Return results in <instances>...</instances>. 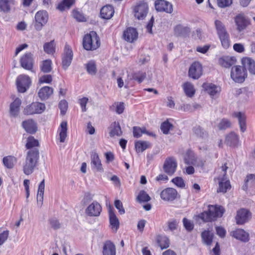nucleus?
Returning a JSON list of instances; mask_svg holds the SVG:
<instances>
[{
    "label": "nucleus",
    "instance_id": "56",
    "mask_svg": "<svg viewBox=\"0 0 255 255\" xmlns=\"http://www.w3.org/2000/svg\"><path fill=\"white\" fill-rule=\"evenodd\" d=\"M146 133L145 129H141L139 127H134L133 128V134L134 137L138 138L140 137L142 133ZM147 134H149L148 132H146ZM150 135H151V134H150Z\"/></svg>",
    "mask_w": 255,
    "mask_h": 255
},
{
    "label": "nucleus",
    "instance_id": "9",
    "mask_svg": "<svg viewBox=\"0 0 255 255\" xmlns=\"http://www.w3.org/2000/svg\"><path fill=\"white\" fill-rule=\"evenodd\" d=\"M177 163L175 158L173 157L167 158L163 165L164 171L168 175H172L176 170Z\"/></svg>",
    "mask_w": 255,
    "mask_h": 255
},
{
    "label": "nucleus",
    "instance_id": "2",
    "mask_svg": "<svg viewBox=\"0 0 255 255\" xmlns=\"http://www.w3.org/2000/svg\"><path fill=\"white\" fill-rule=\"evenodd\" d=\"M225 212V210L222 206L209 205L208 210L199 214L198 217L205 222H212L222 217Z\"/></svg>",
    "mask_w": 255,
    "mask_h": 255
},
{
    "label": "nucleus",
    "instance_id": "14",
    "mask_svg": "<svg viewBox=\"0 0 255 255\" xmlns=\"http://www.w3.org/2000/svg\"><path fill=\"white\" fill-rule=\"evenodd\" d=\"M101 205L97 201H94L90 204L85 210L86 214L90 217H98L102 211Z\"/></svg>",
    "mask_w": 255,
    "mask_h": 255
},
{
    "label": "nucleus",
    "instance_id": "47",
    "mask_svg": "<svg viewBox=\"0 0 255 255\" xmlns=\"http://www.w3.org/2000/svg\"><path fill=\"white\" fill-rule=\"evenodd\" d=\"M75 2V0H63L57 6V8L60 11L69 9Z\"/></svg>",
    "mask_w": 255,
    "mask_h": 255
},
{
    "label": "nucleus",
    "instance_id": "21",
    "mask_svg": "<svg viewBox=\"0 0 255 255\" xmlns=\"http://www.w3.org/2000/svg\"><path fill=\"white\" fill-rule=\"evenodd\" d=\"M110 223L112 229L116 232L119 228L120 222L114 212L113 208L110 206L109 209Z\"/></svg>",
    "mask_w": 255,
    "mask_h": 255
},
{
    "label": "nucleus",
    "instance_id": "49",
    "mask_svg": "<svg viewBox=\"0 0 255 255\" xmlns=\"http://www.w3.org/2000/svg\"><path fill=\"white\" fill-rule=\"evenodd\" d=\"M215 25L218 35L228 33L224 24L221 21L215 20Z\"/></svg>",
    "mask_w": 255,
    "mask_h": 255
},
{
    "label": "nucleus",
    "instance_id": "8",
    "mask_svg": "<svg viewBox=\"0 0 255 255\" xmlns=\"http://www.w3.org/2000/svg\"><path fill=\"white\" fill-rule=\"evenodd\" d=\"M45 109V106L44 104L35 102L27 106L24 109L23 113L27 115L41 114L44 111Z\"/></svg>",
    "mask_w": 255,
    "mask_h": 255
},
{
    "label": "nucleus",
    "instance_id": "19",
    "mask_svg": "<svg viewBox=\"0 0 255 255\" xmlns=\"http://www.w3.org/2000/svg\"><path fill=\"white\" fill-rule=\"evenodd\" d=\"M91 158L92 169L98 172H103L104 170L98 154L95 152H93L91 153Z\"/></svg>",
    "mask_w": 255,
    "mask_h": 255
},
{
    "label": "nucleus",
    "instance_id": "62",
    "mask_svg": "<svg viewBox=\"0 0 255 255\" xmlns=\"http://www.w3.org/2000/svg\"><path fill=\"white\" fill-rule=\"evenodd\" d=\"M52 81V77L51 75H45L41 76L39 79L40 84L50 83Z\"/></svg>",
    "mask_w": 255,
    "mask_h": 255
},
{
    "label": "nucleus",
    "instance_id": "34",
    "mask_svg": "<svg viewBox=\"0 0 255 255\" xmlns=\"http://www.w3.org/2000/svg\"><path fill=\"white\" fill-rule=\"evenodd\" d=\"M219 188L217 190L218 192L226 193L228 189L231 188V185L229 180H227L225 177H219Z\"/></svg>",
    "mask_w": 255,
    "mask_h": 255
},
{
    "label": "nucleus",
    "instance_id": "4",
    "mask_svg": "<svg viewBox=\"0 0 255 255\" xmlns=\"http://www.w3.org/2000/svg\"><path fill=\"white\" fill-rule=\"evenodd\" d=\"M148 11V5L144 1L137 2L133 8L134 15L138 20L143 19Z\"/></svg>",
    "mask_w": 255,
    "mask_h": 255
},
{
    "label": "nucleus",
    "instance_id": "6",
    "mask_svg": "<svg viewBox=\"0 0 255 255\" xmlns=\"http://www.w3.org/2000/svg\"><path fill=\"white\" fill-rule=\"evenodd\" d=\"M31 79L27 75L22 74L19 75L16 80L17 89L19 93H24L31 85Z\"/></svg>",
    "mask_w": 255,
    "mask_h": 255
},
{
    "label": "nucleus",
    "instance_id": "55",
    "mask_svg": "<svg viewBox=\"0 0 255 255\" xmlns=\"http://www.w3.org/2000/svg\"><path fill=\"white\" fill-rule=\"evenodd\" d=\"M231 123L230 121L227 119H223L218 124V128L220 130L226 129L231 127Z\"/></svg>",
    "mask_w": 255,
    "mask_h": 255
},
{
    "label": "nucleus",
    "instance_id": "23",
    "mask_svg": "<svg viewBox=\"0 0 255 255\" xmlns=\"http://www.w3.org/2000/svg\"><path fill=\"white\" fill-rule=\"evenodd\" d=\"M242 63L245 69H248L250 74L255 75V61L250 57H244Z\"/></svg>",
    "mask_w": 255,
    "mask_h": 255
},
{
    "label": "nucleus",
    "instance_id": "15",
    "mask_svg": "<svg viewBox=\"0 0 255 255\" xmlns=\"http://www.w3.org/2000/svg\"><path fill=\"white\" fill-rule=\"evenodd\" d=\"M178 195L177 190L173 188H167L160 193L161 198L165 201H172L174 200Z\"/></svg>",
    "mask_w": 255,
    "mask_h": 255
},
{
    "label": "nucleus",
    "instance_id": "52",
    "mask_svg": "<svg viewBox=\"0 0 255 255\" xmlns=\"http://www.w3.org/2000/svg\"><path fill=\"white\" fill-rule=\"evenodd\" d=\"M151 199L148 194L144 190H141L139 192L137 197V201L140 202H146Z\"/></svg>",
    "mask_w": 255,
    "mask_h": 255
},
{
    "label": "nucleus",
    "instance_id": "63",
    "mask_svg": "<svg viewBox=\"0 0 255 255\" xmlns=\"http://www.w3.org/2000/svg\"><path fill=\"white\" fill-rule=\"evenodd\" d=\"M9 236V231L5 230L0 233V246H1L7 239Z\"/></svg>",
    "mask_w": 255,
    "mask_h": 255
},
{
    "label": "nucleus",
    "instance_id": "58",
    "mask_svg": "<svg viewBox=\"0 0 255 255\" xmlns=\"http://www.w3.org/2000/svg\"><path fill=\"white\" fill-rule=\"evenodd\" d=\"M171 182L176 185L177 187L183 188L185 186V184L182 178L176 177L172 179Z\"/></svg>",
    "mask_w": 255,
    "mask_h": 255
},
{
    "label": "nucleus",
    "instance_id": "5",
    "mask_svg": "<svg viewBox=\"0 0 255 255\" xmlns=\"http://www.w3.org/2000/svg\"><path fill=\"white\" fill-rule=\"evenodd\" d=\"M247 74L246 70L241 66H236L232 67L231 72L232 79L237 83H243Z\"/></svg>",
    "mask_w": 255,
    "mask_h": 255
},
{
    "label": "nucleus",
    "instance_id": "37",
    "mask_svg": "<svg viewBox=\"0 0 255 255\" xmlns=\"http://www.w3.org/2000/svg\"><path fill=\"white\" fill-rule=\"evenodd\" d=\"M156 242L162 250L167 249L169 246V240L165 236L158 235L156 237Z\"/></svg>",
    "mask_w": 255,
    "mask_h": 255
},
{
    "label": "nucleus",
    "instance_id": "53",
    "mask_svg": "<svg viewBox=\"0 0 255 255\" xmlns=\"http://www.w3.org/2000/svg\"><path fill=\"white\" fill-rule=\"evenodd\" d=\"M146 73L142 71H138L132 74V78L133 80L137 81L139 83H141L145 78Z\"/></svg>",
    "mask_w": 255,
    "mask_h": 255
},
{
    "label": "nucleus",
    "instance_id": "12",
    "mask_svg": "<svg viewBox=\"0 0 255 255\" xmlns=\"http://www.w3.org/2000/svg\"><path fill=\"white\" fill-rule=\"evenodd\" d=\"M251 213L246 209H241L237 211L236 217V223L238 225H243L249 221L251 218Z\"/></svg>",
    "mask_w": 255,
    "mask_h": 255
},
{
    "label": "nucleus",
    "instance_id": "28",
    "mask_svg": "<svg viewBox=\"0 0 255 255\" xmlns=\"http://www.w3.org/2000/svg\"><path fill=\"white\" fill-rule=\"evenodd\" d=\"M109 128L110 130L109 134L112 137L115 136H121L122 135L123 132L118 122H114L112 123Z\"/></svg>",
    "mask_w": 255,
    "mask_h": 255
},
{
    "label": "nucleus",
    "instance_id": "46",
    "mask_svg": "<svg viewBox=\"0 0 255 255\" xmlns=\"http://www.w3.org/2000/svg\"><path fill=\"white\" fill-rule=\"evenodd\" d=\"M175 34L177 36H185L190 32L189 28L181 25H177L174 28Z\"/></svg>",
    "mask_w": 255,
    "mask_h": 255
},
{
    "label": "nucleus",
    "instance_id": "59",
    "mask_svg": "<svg viewBox=\"0 0 255 255\" xmlns=\"http://www.w3.org/2000/svg\"><path fill=\"white\" fill-rule=\"evenodd\" d=\"M49 223L51 227L55 230L59 229L61 228V224L56 218H52L49 220Z\"/></svg>",
    "mask_w": 255,
    "mask_h": 255
},
{
    "label": "nucleus",
    "instance_id": "11",
    "mask_svg": "<svg viewBox=\"0 0 255 255\" xmlns=\"http://www.w3.org/2000/svg\"><path fill=\"white\" fill-rule=\"evenodd\" d=\"M202 75V66L198 62H194L190 66L189 71V76L193 79H198Z\"/></svg>",
    "mask_w": 255,
    "mask_h": 255
},
{
    "label": "nucleus",
    "instance_id": "33",
    "mask_svg": "<svg viewBox=\"0 0 255 255\" xmlns=\"http://www.w3.org/2000/svg\"><path fill=\"white\" fill-rule=\"evenodd\" d=\"M15 0H0V10L4 12H9L15 4Z\"/></svg>",
    "mask_w": 255,
    "mask_h": 255
},
{
    "label": "nucleus",
    "instance_id": "61",
    "mask_svg": "<svg viewBox=\"0 0 255 255\" xmlns=\"http://www.w3.org/2000/svg\"><path fill=\"white\" fill-rule=\"evenodd\" d=\"M59 108L60 109L61 114L64 115L68 108V103L65 100H62L59 104Z\"/></svg>",
    "mask_w": 255,
    "mask_h": 255
},
{
    "label": "nucleus",
    "instance_id": "39",
    "mask_svg": "<svg viewBox=\"0 0 255 255\" xmlns=\"http://www.w3.org/2000/svg\"><path fill=\"white\" fill-rule=\"evenodd\" d=\"M44 188V179H43L39 185L37 195V204L39 205L40 206H41L43 204Z\"/></svg>",
    "mask_w": 255,
    "mask_h": 255
},
{
    "label": "nucleus",
    "instance_id": "32",
    "mask_svg": "<svg viewBox=\"0 0 255 255\" xmlns=\"http://www.w3.org/2000/svg\"><path fill=\"white\" fill-rule=\"evenodd\" d=\"M53 89L48 86H44L41 88L38 92V96L41 100H45L53 94Z\"/></svg>",
    "mask_w": 255,
    "mask_h": 255
},
{
    "label": "nucleus",
    "instance_id": "44",
    "mask_svg": "<svg viewBox=\"0 0 255 255\" xmlns=\"http://www.w3.org/2000/svg\"><path fill=\"white\" fill-rule=\"evenodd\" d=\"M222 46L225 49L228 48L230 46V35L228 33L218 35Z\"/></svg>",
    "mask_w": 255,
    "mask_h": 255
},
{
    "label": "nucleus",
    "instance_id": "43",
    "mask_svg": "<svg viewBox=\"0 0 255 255\" xmlns=\"http://www.w3.org/2000/svg\"><path fill=\"white\" fill-rule=\"evenodd\" d=\"M85 68L88 74L95 75L97 73V69L96 62L94 60L89 61L85 65Z\"/></svg>",
    "mask_w": 255,
    "mask_h": 255
},
{
    "label": "nucleus",
    "instance_id": "48",
    "mask_svg": "<svg viewBox=\"0 0 255 255\" xmlns=\"http://www.w3.org/2000/svg\"><path fill=\"white\" fill-rule=\"evenodd\" d=\"M193 131L194 133L199 137L205 138L208 136L207 132L199 126L194 127Z\"/></svg>",
    "mask_w": 255,
    "mask_h": 255
},
{
    "label": "nucleus",
    "instance_id": "18",
    "mask_svg": "<svg viewBox=\"0 0 255 255\" xmlns=\"http://www.w3.org/2000/svg\"><path fill=\"white\" fill-rule=\"evenodd\" d=\"M231 235L235 239L243 242H248L249 241V234L244 230L237 229L230 233Z\"/></svg>",
    "mask_w": 255,
    "mask_h": 255
},
{
    "label": "nucleus",
    "instance_id": "1",
    "mask_svg": "<svg viewBox=\"0 0 255 255\" xmlns=\"http://www.w3.org/2000/svg\"><path fill=\"white\" fill-rule=\"evenodd\" d=\"M39 157V152L37 148H34L27 151L25 161L23 163V173L29 175L33 173L37 166Z\"/></svg>",
    "mask_w": 255,
    "mask_h": 255
},
{
    "label": "nucleus",
    "instance_id": "64",
    "mask_svg": "<svg viewBox=\"0 0 255 255\" xmlns=\"http://www.w3.org/2000/svg\"><path fill=\"white\" fill-rule=\"evenodd\" d=\"M115 206L116 208L119 210V212L121 214H124L125 213V209L123 206V203L120 200H116L115 201Z\"/></svg>",
    "mask_w": 255,
    "mask_h": 255
},
{
    "label": "nucleus",
    "instance_id": "10",
    "mask_svg": "<svg viewBox=\"0 0 255 255\" xmlns=\"http://www.w3.org/2000/svg\"><path fill=\"white\" fill-rule=\"evenodd\" d=\"M73 54L72 49L68 44L65 45L64 52L62 55V67L64 69H67V68L70 65L72 59Z\"/></svg>",
    "mask_w": 255,
    "mask_h": 255
},
{
    "label": "nucleus",
    "instance_id": "35",
    "mask_svg": "<svg viewBox=\"0 0 255 255\" xmlns=\"http://www.w3.org/2000/svg\"><path fill=\"white\" fill-rule=\"evenodd\" d=\"M233 116L238 118L241 130L244 132L246 130V117L244 114L241 112H235Z\"/></svg>",
    "mask_w": 255,
    "mask_h": 255
},
{
    "label": "nucleus",
    "instance_id": "41",
    "mask_svg": "<svg viewBox=\"0 0 255 255\" xmlns=\"http://www.w3.org/2000/svg\"><path fill=\"white\" fill-rule=\"evenodd\" d=\"M183 89L186 95L188 97H192L195 94V89L192 84L187 82L183 84Z\"/></svg>",
    "mask_w": 255,
    "mask_h": 255
},
{
    "label": "nucleus",
    "instance_id": "38",
    "mask_svg": "<svg viewBox=\"0 0 255 255\" xmlns=\"http://www.w3.org/2000/svg\"><path fill=\"white\" fill-rule=\"evenodd\" d=\"M255 188V175L254 174H250L247 176L245 184L243 187L244 190L248 189Z\"/></svg>",
    "mask_w": 255,
    "mask_h": 255
},
{
    "label": "nucleus",
    "instance_id": "13",
    "mask_svg": "<svg viewBox=\"0 0 255 255\" xmlns=\"http://www.w3.org/2000/svg\"><path fill=\"white\" fill-rule=\"evenodd\" d=\"M155 8L157 11H164L171 13L173 11V7L171 3L164 0H157L154 3Z\"/></svg>",
    "mask_w": 255,
    "mask_h": 255
},
{
    "label": "nucleus",
    "instance_id": "7",
    "mask_svg": "<svg viewBox=\"0 0 255 255\" xmlns=\"http://www.w3.org/2000/svg\"><path fill=\"white\" fill-rule=\"evenodd\" d=\"M48 19V15L46 11L40 10L37 12L35 15V23L34 26L35 29L39 31L43 26L46 24Z\"/></svg>",
    "mask_w": 255,
    "mask_h": 255
},
{
    "label": "nucleus",
    "instance_id": "20",
    "mask_svg": "<svg viewBox=\"0 0 255 255\" xmlns=\"http://www.w3.org/2000/svg\"><path fill=\"white\" fill-rule=\"evenodd\" d=\"M138 37V33L135 28L133 27L128 28L123 33V37L125 40L129 42H132Z\"/></svg>",
    "mask_w": 255,
    "mask_h": 255
},
{
    "label": "nucleus",
    "instance_id": "51",
    "mask_svg": "<svg viewBox=\"0 0 255 255\" xmlns=\"http://www.w3.org/2000/svg\"><path fill=\"white\" fill-rule=\"evenodd\" d=\"M43 49L47 54H53L55 52L54 41L52 40L49 42L45 43L43 45Z\"/></svg>",
    "mask_w": 255,
    "mask_h": 255
},
{
    "label": "nucleus",
    "instance_id": "42",
    "mask_svg": "<svg viewBox=\"0 0 255 255\" xmlns=\"http://www.w3.org/2000/svg\"><path fill=\"white\" fill-rule=\"evenodd\" d=\"M67 123L66 122H62L60 124L59 129L60 141L64 142L67 137Z\"/></svg>",
    "mask_w": 255,
    "mask_h": 255
},
{
    "label": "nucleus",
    "instance_id": "22",
    "mask_svg": "<svg viewBox=\"0 0 255 255\" xmlns=\"http://www.w3.org/2000/svg\"><path fill=\"white\" fill-rule=\"evenodd\" d=\"M21 101L20 99L17 98L11 103L9 106V115L11 117H16L20 111V106Z\"/></svg>",
    "mask_w": 255,
    "mask_h": 255
},
{
    "label": "nucleus",
    "instance_id": "24",
    "mask_svg": "<svg viewBox=\"0 0 255 255\" xmlns=\"http://www.w3.org/2000/svg\"><path fill=\"white\" fill-rule=\"evenodd\" d=\"M202 87L212 97L219 94L221 91L220 87L212 83H205L202 85Z\"/></svg>",
    "mask_w": 255,
    "mask_h": 255
},
{
    "label": "nucleus",
    "instance_id": "57",
    "mask_svg": "<svg viewBox=\"0 0 255 255\" xmlns=\"http://www.w3.org/2000/svg\"><path fill=\"white\" fill-rule=\"evenodd\" d=\"M172 127V125L168 121H165L161 125L160 129L164 134H168L169 130Z\"/></svg>",
    "mask_w": 255,
    "mask_h": 255
},
{
    "label": "nucleus",
    "instance_id": "3",
    "mask_svg": "<svg viewBox=\"0 0 255 255\" xmlns=\"http://www.w3.org/2000/svg\"><path fill=\"white\" fill-rule=\"evenodd\" d=\"M100 40L95 31H92L86 34L83 39V48L88 51H93L100 46Z\"/></svg>",
    "mask_w": 255,
    "mask_h": 255
},
{
    "label": "nucleus",
    "instance_id": "16",
    "mask_svg": "<svg viewBox=\"0 0 255 255\" xmlns=\"http://www.w3.org/2000/svg\"><path fill=\"white\" fill-rule=\"evenodd\" d=\"M235 22L237 25V29L239 32L245 29L250 24L249 19L245 17L243 14H239L235 17Z\"/></svg>",
    "mask_w": 255,
    "mask_h": 255
},
{
    "label": "nucleus",
    "instance_id": "50",
    "mask_svg": "<svg viewBox=\"0 0 255 255\" xmlns=\"http://www.w3.org/2000/svg\"><path fill=\"white\" fill-rule=\"evenodd\" d=\"M39 146L38 141L35 139L34 137L30 136L27 138V142L25 145V147L27 149L30 150L33 149V147H37Z\"/></svg>",
    "mask_w": 255,
    "mask_h": 255
},
{
    "label": "nucleus",
    "instance_id": "25",
    "mask_svg": "<svg viewBox=\"0 0 255 255\" xmlns=\"http://www.w3.org/2000/svg\"><path fill=\"white\" fill-rule=\"evenodd\" d=\"M22 126L25 131L29 133L33 134L37 131L36 124L33 120H28L22 123Z\"/></svg>",
    "mask_w": 255,
    "mask_h": 255
},
{
    "label": "nucleus",
    "instance_id": "60",
    "mask_svg": "<svg viewBox=\"0 0 255 255\" xmlns=\"http://www.w3.org/2000/svg\"><path fill=\"white\" fill-rule=\"evenodd\" d=\"M183 223L185 228L187 231H191L193 229L194 225L191 221L184 218L183 220Z\"/></svg>",
    "mask_w": 255,
    "mask_h": 255
},
{
    "label": "nucleus",
    "instance_id": "17",
    "mask_svg": "<svg viewBox=\"0 0 255 255\" xmlns=\"http://www.w3.org/2000/svg\"><path fill=\"white\" fill-rule=\"evenodd\" d=\"M21 66L24 69L30 71L33 68L32 54L31 53H25L20 59Z\"/></svg>",
    "mask_w": 255,
    "mask_h": 255
},
{
    "label": "nucleus",
    "instance_id": "30",
    "mask_svg": "<svg viewBox=\"0 0 255 255\" xmlns=\"http://www.w3.org/2000/svg\"><path fill=\"white\" fill-rule=\"evenodd\" d=\"M114 13V8L110 5H106L103 6L100 11L101 16L103 19H110L113 16Z\"/></svg>",
    "mask_w": 255,
    "mask_h": 255
},
{
    "label": "nucleus",
    "instance_id": "36",
    "mask_svg": "<svg viewBox=\"0 0 255 255\" xmlns=\"http://www.w3.org/2000/svg\"><path fill=\"white\" fill-rule=\"evenodd\" d=\"M213 233L208 230H205L201 233L202 241L207 246L211 245L213 242Z\"/></svg>",
    "mask_w": 255,
    "mask_h": 255
},
{
    "label": "nucleus",
    "instance_id": "54",
    "mask_svg": "<svg viewBox=\"0 0 255 255\" xmlns=\"http://www.w3.org/2000/svg\"><path fill=\"white\" fill-rule=\"evenodd\" d=\"M52 62L50 60H46L43 61L40 66L41 70L44 73H49L51 71Z\"/></svg>",
    "mask_w": 255,
    "mask_h": 255
},
{
    "label": "nucleus",
    "instance_id": "45",
    "mask_svg": "<svg viewBox=\"0 0 255 255\" xmlns=\"http://www.w3.org/2000/svg\"><path fill=\"white\" fill-rule=\"evenodd\" d=\"M16 161L15 157L12 156H7L3 157L2 162L4 165L7 168H13L15 162Z\"/></svg>",
    "mask_w": 255,
    "mask_h": 255
},
{
    "label": "nucleus",
    "instance_id": "29",
    "mask_svg": "<svg viewBox=\"0 0 255 255\" xmlns=\"http://www.w3.org/2000/svg\"><path fill=\"white\" fill-rule=\"evenodd\" d=\"M235 57L223 56L219 59V63L222 67L229 68L236 63Z\"/></svg>",
    "mask_w": 255,
    "mask_h": 255
},
{
    "label": "nucleus",
    "instance_id": "26",
    "mask_svg": "<svg viewBox=\"0 0 255 255\" xmlns=\"http://www.w3.org/2000/svg\"><path fill=\"white\" fill-rule=\"evenodd\" d=\"M102 253L103 255H116L115 245L110 241H106L103 245Z\"/></svg>",
    "mask_w": 255,
    "mask_h": 255
},
{
    "label": "nucleus",
    "instance_id": "40",
    "mask_svg": "<svg viewBox=\"0 0 255 255\" xmlns=\"http://www.w3.org/2000/svg\"><path fill=\"white\" fill-rule=\"evenodd\" d=\"M150 147V144L148 141L139 140L135 143V148L137 153L142 152Z\"/></svg>",
    "mask_w": 255,
    "mask_h": 255
},
{
    "label": "nucleus",
    "instance_id": "27",
    "mask_svg": "<svg viewBox=\"0 0 255 255\" xmlns=\"http://www.w3.org/2000/svg\"><path fill=\"white\" fill-rule=\"evenodd\" d=\"M239 142L238 135L234 132H231L226 135L225 143L230 146H237Z\"/></svg>",
    "mask_w": 255,
    "mask_h": 255
},
{
    "label": "nucleus",
    "instance_id": "31",
    "mask_svg": "<svg viewBox=\"0 0 255 255\" xmlns=\"http://www.w3.org/2000/svg\"><path fill=\"white\" fill-rule=\"evenodd\" d=\"M189 155H191L193 157V158L188 159L187 157L185 158V162L187 164H192L195 166L203 167L205 163V160L200 159L197 158L194 153L193 152H189L188 153Z\"/></svg>",
    "mask_w": 255,
    "mask_h": 255
}]
</instances>
